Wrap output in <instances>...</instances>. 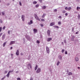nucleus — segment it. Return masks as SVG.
<instances>
[{
  "mask_svg": "<svg viewBox=\"0 0 80 80\" xmlns=\"http://www.w3.org/2000/svg\"><path fill=\"white\" fill-rule=\"evenodd\" d=\"M42 9H45V8H46V7H45V6H43L42 7Z\"/></svg>",
  "mask_w": 80,
  "mask_h": 80,
  "instance_id": "27",
  "label": "nucleus"
},
{
  "mask_svg": "<svg viewBox=\"0 0 80 80\" xmlns=\"http://www.w3.org/2000/svg\"><path fill=\"white\" fill-rule=\"evenodd\" d=\"M16 73H18V71L16 72Z\"/></svg>",
  "mask_w": 80,
  "mask_h": 80,
  "instance_id": "59",
  "label": "nucleus"
},
{
  "mask_svg": "<svg viewBox=\"0 0 80 80\" xmlns=\"http://www.w3.org/2000/svg\"><path fill=\"white\" fill-rule=\"evenodd\" d=\"M58 25H61V24H62V22H59L58 23Z\"/></svg>",
  "mask_w": 80,
  "mask_h": 80,
  "instance_id": "26",
  "label": "nucleus"
},
{
  "mask_svg": "<svg viewBox=\"0 0 80 80\" xmlns=\"http://www.w3.org/2000/svg\"><path fill=\"white\" fill-rule=\"evenodd\" d=\"M33 80V78L32 77H31V78L30 79V80Z\"/></svg>",
  "mask_w": 80,
  "mask_h": 80,
  "instance_id": "53",
  "label": "nucleus"
},
{
  "mask_svg": "<svg viewBox=\"0 0 80 80\" xmlns=\"http://www.w3.org/2000/svg\"><path fill=\"white\" fill-rule=\"evenodd\" d=\"M10 30L8 31V34H9V35H10Z\"/></svg>",
  "mask_w": 80,
  "mask_h": 80,
  "instance_id": "37",
  "label": "nucleus"
},
{
  "mask_svg": "<svg viewBox=\"0 0 80 80\" xmlns=\"http://www.w3.org/2000/svg\"><path fill=\"white\" fill-rule=\"evenodd\" d=\"M0 23H2V20H0Z\"/></svg>",
  "mask_w": 80,
  "mask_h": 80,
  "instance_id": "57",
  "label": "nucleus"
},
{
  "mask_svg": "<svg viewBox=\"0 0 80 80\" xmlns=\"http://www.w3.org/2000/svg\"><path fill=\"white\" fill-rule=\"evenodd\" d=\"M39 1L40 3H42V0H39Z\"/></svg>",
  "mask_w": 80,
  "mask_h": 80,
  "instance_id": "33",
  "label": "nucleus"
},
{
  "mask_svg": "<svg viewBox=\"0 0 80 80\" xmlns=\"http://www.w3.org/2000/svg\"><path fill=\"white\" fill-rule=\"evenodd\" d=\"M68 53H67V51H66L65 52V54H66V55H67V54Z\"/></svg>",
  "mask_w": 80,
  "mask_h": 80,
  "instance_id": "50",
  "label": "nucleus"
},
{
  "mask_svg": "<svg viewBox=\"0 0 80 80\" xmlns=\"http://www.w3.org/2000/svg\"><path fill=\"white\" fill-rule=\"evenodd\" d=\"M65 10H68V8H67V7H66L65 8Z\"/></svg>",
  "mask_w": 80,
  "mask_h": 80,
  "instance_id": "49",
  "label": "nucleus"
},
{
  "mask_svg": "<svg viewBox=\"0 0 80 80\" xmlns=\"http://www.w3.org/2000/svg\"><path fill=\"white\" fill-rule=\"evenodd\" d=\"M34 17L37 20H39V21H40V19L38 18V17L37 16V14H34Z\"/></svg>",
  "mask_w": 80,
  "mask_h": 80,
  "instance_id": "3",
  "label": "nucleus"
},
{
  "mask_svg": "<svg viewBox=\"0 0 80 80\" xmlns=\"http://www.w3.org/2000/svg\"><path fill=\"white\" fill-rule=\"evenodd\" d=\"M4 80V79H3V78H2L1 79V80Z\"/></svg>",
  "mask_w": 80,
  "mask_h": 80,
  "instance_id": "63",
  "label": "nucleus"
},
{
  "mask_svg": "<svg viewBox=\"0 0 80 80\" xmlns=\"http://www.w3.org/2000/svg\"><path fill=\"white\" fill-rule=\"evenodd\" d=\"M45 15H46V14L45 13L43 14V15L42 16V18H44Z\"/></svg>",
  "mask_w": 80,
  "mask_h": 80,
  "instance_id": "19",
  "label": "nucleus"
},
{
  "mask_svg": "<svg viewBox=\"0 0 80 80\" xmlns=\"http://www.w3.org/2000/svg\"><path fill=\"white\" fill-rule=\"evenodd\" d=\"M41 27H43V24H41Z\"/></svg>",
  "mask_w": 80,
  "mask_h": 80,
  "instance_id": "61",
  "label": "nucleus"
},
{
  "mask_svg": "<svg viewBox=\"0 0 80 80\" xmlns=\"http://www.w3.org/2000/svg\"><path fill=\"white\" fill-rule=\"evenodd\" d=\"M57 10L55 9L54 10V12H57Z\"/></svg>",
  "mask_w": 80,
  "mask_h": 80,
  "instance_id": "46",
  "label": "nucleus"
},
{
  "mask_svg": "<svg viewBox=\"0 0 80 80\" xmlns=\"http://www.w3.org/2000/svg\"><path fill=\"white\" fill-rule=\"evenodd\" d=\"M33 23V21L32 20L30 21V22H28V25H30L31 24H32Z\"/></svg>",
  "mask_w": 80,
  "mask_h": 80,
  "instance_id": "8",
  "label": "nucleus"
},
{
  "mask_svg": "<svg viewBox=\"0 0 80 80\" xmlns=\"http://www.w3.org/2000/svg\"><path fill=\"white\" fill-rule=\"evenodd\" d=\"M72 75V73L70 72H69V74H68V75Z\"/></svg>",
  "mask_w": 80,
  "mask_h": 80,
  "instance_id": "29",
  "label": "nucleus"
},
{
  "mask_svg": "<svg viewBox=\"0 0 80 80\" xmlns=\"http://www.w3.org/2000/svg\"><path fill=\"white\" fill-rule=\"evenodd\" d=\"M12 48H13V47H11L10 48V49H11V50H12Z\"/></svg>",
  "mask_w": 80,
  "mask_h": 80,
  "instance_id": "60",
  "label": "nucleus"
},
{
  "mask_svg": "<svg viewBox=\"0 0 80 80\" xmlns=\"http://www.w3.org/2000/svg\"><path fill=\"white\" fill-rule=\"evenodd\" d=\"M27 67H28V69H29V70L30 69L29 68H32V65H31V64L30 63L28 64Z\"/></svg>",
  "mask_w": 80,
  "mask_h": 80,
  "instance_id": "5",
  "label": "nucleus"
},
{
  "mask_svg": "<svg viewBox=\"0 0 80 80\" xmlns=\"http://www.w3.org/2000/svg\"><path fill=\"white\" fill-rule=\"evenodd\" d=\"M28 60H29L30 59V58H29V57H28Z\"/></svg>",
  "mask_w": 80,
  "mask_h": 80,
  "instance_id": "64",
  "label": "nucleus"
},
{
  "mask_svg": "<svg viewBox=\"0 0 80 80\" xmlns=\"http://www.w3.org/2000/svg\"><path fill=\"white\" fill-rule=\"evenodd\" d=\"M65 15L66 16H67V15H68V13H66L65 14Z\"/></svg>",
  "mask_w": 80,
  "mask_h": 80,
  "instance_id": "54",
  "label": "nucleus"
},
{
  "mask_svg": "<svg viewBox=\"0 0 80 80\" xmlns=\"http://www.w3.org/2000/svg\"><path fill=\"white\" fill-rule=\"evenodd\" d=\"M64 51H65V50L62 49V53H63V52H64Z\"/></svg>",
  "mask_w": 80,
  "mask_h": 80,
  "instance_id": "31",
  "label": "nucleus"
},
{
  "mask_svg": "<svg viewBox=\"0 0 80 80\" xmlns=\"http://www.w3.org/2000/svg\"><path fill=\"white\" fill-rule=\"evenodd\" d=\"M58 58L59 59V60H62V56L61 55H59L58 56Z\"/></svg>",
  "mask_w": 80,
  "mask_h": 80,
  "instance_id": "15",
  "label": "nucleus"
},
{
  "mask_svg": "<svg viewBox=\"0 0 80 80\" xmlns=\"http://www.w3.org/2000/svg\"><path fill=\"white\" fill-rule=\"evenodd\" d=\"M41 72V68H38V69L36 71V73H40Z\"/></svg>",
  "mask_w": 80,
  "mask_h": 80,
  "instance_id": "1",
  "label": "nucleus"
},
{
  "mask_svg": "<svg viewBox=\"0 0 80 80\" xmlns=\"http://www.w3.org/2000/svg\"><path fill=\"white\" fill-rule=\"evenodd\" d=\"M72 32H74V28H72Z\"/></svg>",
  "mask_w": 80,
  "mask_h": 80,
  "instance_id": "44",
  "label": "nucleus"
},
{
  "mask_svg": "<svg viewBox=\"0 0 80 80\" xmlns=\"http://www.w3.org/2000/svg\"><path fill=\"white\" fill-rule=\"evenodd\" d=\"M10 3H8V4H7V5L8 6V5H10Z\"/></svg>",
  "mask_w": 80,
  "mask_h": 80,
  "instance_id": "52",
  "label": "nucleus"
},
{
  "mask_svg": "<svg viewBox=\"0 0 80 80\" xmlns=\"http://www.w3.org/2000/svg\"><path fill=\"white\" fill-rule=\"evenodd\" d=\"M78 19H80V15L79 14L78 15Z\"/></svg>",
  "mask_w": 80,
  "mask_h": 80,
  "instance_id": "32",
  "label": "nucleus"
},
{
  "mask_svg": "<svg viewBox=\"0 0 80 80\" xmlns=\"http://www.w3.org/2000/svg\"><path fill=\"white\" fill-rule=\"evenodd\" d=\"M46 49L47 53H50V49H49V48H48L47 46H46Z\"/></svg>",
  "mask_w": 80,
  "mask_h": 80,
  "instance_id": "4",
  "label": "nucleus"
},
{
  "mask_svg": "<svg viewBox=\"0 0 80 80\" xmlns=\"http://www.w3.org/2000/svg\"><path fill=\"white\" fill-rule=\"evenodd\" d=\"M22 21H24L25 20V16L22 15Z\"/></svg>",
  "mask_w": 80,
  "mask_h": 80,
  "instance_id": "10",
  "label": "nucleus"
},
{
  "mask_svg": "<svg viewBox=\"0 0 80 80\" xmlns=\"http://www.w3.org/2000/svg\"><path fill=\"white\" fill-rule=\"evenodd\" d=\"M13 71H9L8 72V73L6 75V76L8 78L9 77V76H10V73H12Z\"/></svg>",
  "mask_w": 80,
  "mask_h": 80,
  "instance_id": "6",
  "label": "nucleus"
},
{
  "mask_svg": "<svg viewBox=\"0 0 80 80\" xmlns=\"http://www.w3.org/2000/svg\"><path fill=\"white\" fill-rule=\"evenodd\" d=\"M38 68V66L37 65L36 67L35 68V70H36Z\"/></svg>",
  "mask_w": 80,
  "mask_h": 80,
  "instance_id": "20",
  "label": "nucleus"
},
{
  "mask_svg": "<svg viewBox=\"0 0 80 80\" xmlns=\"http://www.w3.org/2000/svg\"><path fill=\"white\" fill-rule=\"evenodd\" d=\"M79 7H77V10H78L79 9Z\"/></svg>",
  "mask_w": 80,
  "mask_h": 80,
  "instance_id": "45",
  "label": "nucleus"
},
{
  "mask_svg": "<svg viewBox=\"0 0 80 80\" xmlns=\"http://www.w3.org/2000/svg\"><path fill=\"white\" fill-rule=\"evenodd\" d=\"M5 34H3L2 36V40H4L5 39Z\"/></svg>",
  "mask_w": 80,
  "mask_h": 80,
  "instance_id": "16",
  "label": "nucleus"
},
{
  "mask_svg": "<svg viewBox=\"0 0 80 80\" xmlns=\"http://www.w3.org/2000/svg\"><path fill=\"white\" fill-rule=\"evenodd\" d=\"M25 37L27 38V40H28L30 41L31 39L30 37V36L28 35H27Z\"/></svg>",
  "mask_w": 80,
  "mask_h": 80,
  "instance_id": "2",
  "label": "nucleus"
},
{
  "mask_svg": "<svg viewBox=\"0 0 80 80\" xmlns=\"http://www.w3.org/2000/svg\"><path fill=\"white\" fill-rule=\"evenodd\" d=\"M17 80H21V79H20V78H17Z\"/></svg>",
  "mask_w": 80,
  "mask_h": 80,
  "instance_id": "38",
  "label": "nucleus"
},
{
  "mask_svg": "<svg viewBox=\"0 0 80 80\" xmlns=\"http://www.w3.org/2000/svg\"><path fill=\"white\" fill-rule=\"evenodd\" d=\"M23 40L24 42H25V38H23Z\"/></svg>",
  "mask_w": 80,
  "mask_h": 80,
  "instance_id": "47",
  "label": "nucleus"
},
{
  "mask_svg": "<svg viewBox=\"0 0 80 80\" xmlns=\"http://www.w3.org/2000/svg\"><path fill=\"white\" fill-rule=\"evenodd\" d=\"M53 27H54V28H59V27L57 26H54Z\"/></svg>",
  "mask_w": 80,
  "mask_h": 80,
  "instance_id": "18",
  "label": "nucleus"
},
{
  "mask_svg": "<svg viewBox=\"0 0 80 80\" xmlns=\"http://www.w3.org/2000/svg\"><path fill=\"white\" fill-rule=\"evenodd\" d=\"M59 18H62V17L61 16H59Z\"/></svg>",
  "mask_w": 80,
  "mask_h": 80,
  "instance_id": "56",
  "label": "nucleus"
},
{
  "mask_svg": "<svg viewBox=\"0 0 80 80\" xmlns=\"http://www.w3.org/2000/svg\"><path fill=\"white\" fill-rule=\"evenodd\" d=\"M51 40H52V38H48L47 41V42H50V41H51Z\"/></svg>",
  "mask_w": 80,
  "mask_h": 80,
  "instance_id": "12",
  "label": "nucleus"
},
{
  "mask_svg": "<svg viewBox=\"0 0 80 80\" xmlns=\"http://www.w3.org/2000/svg\"><path fill=\"white\" fill-rule=\"evenodd\" d=\"M65 12H66V11H65V10L63 11H62V13H65Z\"/></svg>",
  "mask_w": 80,
  "mask_h": 80,
  "instance_id": "41",
  "label": "nucleus"
},
{
  "mask_svg": "<svg viewBox=\"0 0 80 80\" xmlns=\"http://www.w3.org/2000/svg\"><path fill=\"white\" fill-rule=\"evenodd\" d=\"M36 42L37 43H40V41H39L38 40H37Z\"/></svg>",
  "mask_w": 80,
  "mask_h": 80,
  "instance_id": "30",
  "label": "nucleus"
},
{
  "mask_svg": "<svg viewBox=\"0 0 80 80\" xmlns=\"http://www.w3.org/2000/svg\"><path fill=\"white\" fill-rule=\"evenodd\" d=\"M33 4H37V2H36V1H34L33 2Z\"/></svg>",
  "mask_w": 80,
  "mask_h": 80,
  "instance_id": "25",
  "label": "nucleus"
},
{
  "mask_svg": "<svg viewBox=\"0 0 80 80\" xmlns=\"http://www.w3.org/2000/svg\"><path fill=\"white\" fill-rule=\"evenodd\" d=\"M16 54L17 55H19V51H18V50H17Z\"/></svg>",
  "mask_w": 80,
  "mask_h": 80,
  "instance_id": "13",
  "label": "nucleus"
},
{
  "mask_svg": "<svg viewBox=\"0 0 80 80\" xmlns=\"http://www.w3.org/2000/svg\"><path fill=\"white\" fill-rule=\"evenodd\" d=\"M47 32L48 33V36H50V30H48Z\"/></svg>",
  "mask_w": 80,
  "mask_h": 80,
  "instance_id": "7",
  "label": "nucleus"
},
{
  "mask_svg": "<svg viewBox=\"0 0 80 80\" xmlns=\"http://www.w3.org/2000/svg\"><path fill=\"white\" fill-rule=\"evenodd\" d=\"M2 15H5V13H4V12H2Z\"/></svg>",
  "mask_w": 80,
  "mask_h": 80,
  "instance_id": "34",
  "label": "nucleus"
},
{
  "mask_svg": "<svg viewBox=\"0 0 80 80\" xmlns=\"http://www.w3.org/2000/svg\"><path fill=\"white\" fill-rule=\"evenodd\" d=\"M78 32H76V34H78Z\"/></svg>",
  "mask_w": 80,
  "mask_h": 80,
  "instance_id": "58",
  "label": "nucleus"
},
{
  "mask_svg": "<svg viewBox=\"0 0 80 80\" xmlns=\"http://www.w3.org/2000/svg\"><path fill=\"white\" fill-rule=\"evenodd\" d=\"M64 43H66V40H65V39H64Z\"/></svg>",
  "mask_w": 80,
  "mask_h": 80,
  "instance_id": "40",
  "label": "nucleus"
},
{
  "mask_svg": "<svg viewBox=\"0 0 80 80\" xmlns=\"http://www.w3.org/2000/svg\"><path fill=\"white\" fill-rule=\"evenodd\" d=\"M71 9H72V8L70 7H69L68 8V10H71Z\"/></svg>",
  "mask_w": 80,
  "mask_h": 80,
  "instance_id": "28",
  "label": "nucleus"
},
{
  "mask_svg": "<svg viewBox=\"0 0 80 80\" xmlns=\"http://www.w3.org/2000/svg\"><path fill=\"white\" fill-rule=\"evenodd\" d=\"M13 54H11V56H12H12H13Z\"/></svg>",
  "mask_w": 80,
  "mask_h": 80,
  "instance_id": "62",
  "label": "nucleus"
},
{
  "mask_svg": "<svg viewBox=\"0 0 80 80\" xmlns=\"http://www.w3.org/2000/svg\"><path fill=\"white\" fill-rule=\"evenodd\" d=\"M75 36H72V37L71 38L72 41H74V38H75Z\"/></svg>",
  "mask_w": 80,
  "mask_h": 80,
  "instance_id": "11",
  "label": "nucleus"
},
{
  "mask_svg": "<svg viewBox=\"0 0 80 80\" xmlns=\"http://www.w3.org/2000/svg\"><path fill=\"white\" fill-rule=\"evenodd\" d=\"M21 55H23V53L22 52L21 53Z\"/></svg>",
  "mask_w": 80,
  "mask_h": 80,
  "instance_id": "55",
  "label": "nucleus"
},
{
  "mask_svg": "<svg viewBox=\"0 0 80 80\" xmlns=\"http://www.w3.org/2000/svg\"><path fill=\"white\" fill-rule=\"evenodd\" d=\"M38 7H39V4H37L35 6V7L36 8H38Z\"/></svg>",
  "mask_w": 80,
  "mask_h": 80,
  "instance_id": "24",
  "label": "nucleus"
},
{
  "mask_svg": "<svg viewBox=\"0 0 80 80\" xmlns=\"http://www.w3.org/2000/svg\"><path fill=\"white\" fill-rule=\"evenodd\" d=\"M33 31L34 32H37V30L36 29H34Z\"/></svg>",
  "mask_w": 80,
  "mask_h": 80,
  "instance_id": "22",
  "label": "nucleus"
},
{
  "mask_svg": "<svg viewBox=\"0 0 80 80\" xmlns=\"http://www.w3.org/2000/svg\"><path fill=\"white\" fill-rule=\"evenodd\" d=\"M2 28L1 27H0V32H1V31H2Z\"/></svg>",
  "mask_w": 80,
  "mask_h": 80,
  "instance_id": "43",
  "label": "nucleus"
},
{
  "mask_svg": "<svg viewBox=\"0 0 80 80\" xmlns=\"http://www.w3.org/2000/svg\"><path fill=\"white\" fill-rule=\"evenodd\" d=\"M7 72H7V71H5L4 73H7Z\"/></svg>",
  "mask_w": 80,
  "mask_h": 80,
  "instance_id": "51",
  "label": "nucleus"
},
{
  "mask_svg": "<svg viewBox=\"0 0 80 80\" xmlns=\"http://www.w3.org/2000/svg\"><path fill=\"white\" fill-rule=\"evenodd\" d=\"M50 26H53L54 25V22H52L50 23Z\"/></svg>",
  "mask_w": 80,
  "mask_h": 80,
  "instance_id": "17",
  "label": "nucleus"
},
{
  "mask_svg": "<svg viewBox=\"0 0 80 80\" xmlns=\"http://www.w3.org/2000/svg\"><path fill=\"white\" fill-rule=\"evenodd\" d=\"M19 5L20 6H22V3L21 2H19Z\"/></svg>",
  "mask_w": 80,
  "mask_h": 80,
  "instance_id": "42",
  "label": "nucleus"
},
{
  "mask_svg": "<svg viewBox=\"0 0 80 80\" xmlns=\"http://www.w3.org/2000/svg\"><path fill=\"white\" fill-rule=\"evenodd\" d=\"M5 26H4L2 28L3 30H5Z\"/></svg>",
  "mask_w": 80,
  "mask_h": 80,
  "instance_id": "36",
  "label": "nucleus"
},
{
  "mask_svg": "<svg viewBox=\"0 0 80 80\" xmlns=\"http://www.w3.org/2000/svg\"><path fill=\"white\" fill-rule=\"evenodd\" d=\"M15 43V41H11L10 42V43L9 44L10 45H12V44H13L14 43Z\"/></svg>",
  "mask_w": 80,
  "mask_h": 80,
  "instance_id": "9",
  "label": "nucleus"
},
{
  "mask_svg": "<svg viewBox=\"0 0 80 80\" xmlns=\"http://www.w3.org/2000/svg\"><path fill=\"white\" fill-rule=\"evenodd\" d=\"M60 62L58 61L57 64V66H58V65H59V64H60Z\"/></svg>",
  "mask_w": 80,
  "mask_h": 80,
  "instance_id": "23",
  "label": "nucleus"
},
{
  "mask_svg": "<svg viewBox=\"0 0 80 80\" xmlns=\"http://www.w3.org/2000/svg\"><path fill=\"white\" fill-rule=\"evenodd\" d=\"M41 21H42V22H44L45 21V19H41Z\"/></svg>",
  "mask_w": 80,
  "mask_h": 80,
  "instance_id": "35",
  "label": "nucleus"
},
{
  "mask_svg": "<svg viewBox=\"0 0 80 80\" xmlns=\"http://www.w3.org/2000/svg\"><path fill=\"white\" fill-rule=\"evenodd\" d=\"M6 78V76H4L2 78L3 79H5Z\"/></svg>",
  "mask_w": 80,
  "mask_h": 80,
  "instance_id": "39",
  "label": "nucleus"
},
{
  "mask_svg": "<svg viewBox=\"0 0 80 80\" xmlns=\"http://www.w3.org/2000/svg\"><path fill=\"white\" fill-rule=\"evenodd\" d=\"M75 60L76 62H78V58H75Z\"/></svg>",
  "mask_w": 80,
  "mask_h": 80,
  "instance_id": "21",
  "label": "nucleus"
},
{
  "mask_svg": "<svg viewBox=\"0 0 80 80\" xmlns=\"http://www.w3.org/2000/svg\"><path fill=\"white\" fill-rule=\"evenodd\" d=\"M7 42H6L4 43L2 45V46L3 47H5V45L7 44Z\"/></svg>",
  "mask_w": 80,
  "mask_h": 80,
  "instance_id": "14",
  "label": "nucleus"
},
{
  "mask_svg": "<svg viewBox=\"0 0 80 80\" xmlns=\"http://www.w3.org/2000/svg\"><path fill=\"white\" fill-rule=\"evenodd\" d=\"M2 34H3V33H1L0 34V37H1V36H2Z\"/></svg>",
  "mask_w": 80,
  "mask_h": 80,
  "instance_id": "48",
  "label": "nucleus"
}]
</instances>
